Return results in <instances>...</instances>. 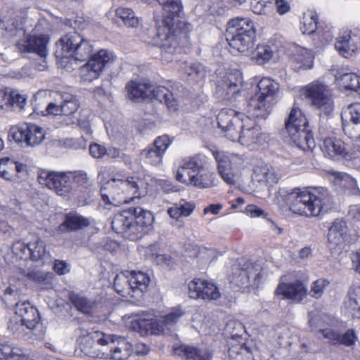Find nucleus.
Returning <instances> with one entry per match:
<instances>
[{"label":"nucleus","instance_id":"obj_1","mask_svg":"<svg viewBox=\"0 0 360 360\" xmlns=\"http://www.w3.org/2000/svg\"><path fill=\"white\" fill-rule=\"evenodd\" d=\"M75 333L79 336L81 351L89 357L124 360L131 354V345L120 337L98 331L89 333L82 327L77 328Z\"/></svg>","mask_w":360,"mask_h":360},{"label":"nucleus","instance_id":"obj_2","mask_svg":"<svg viewBox=\"0 0 360 360\" xmlns=\"http://www.w3.org/2000/svg\"><path fill=\"white\" fill-rule=\"evenodd\" d=\"M290 210L305 217H318L326 212L332 204L331 197L324 188H295L286 195Z\"/></svg>","mask_w":360,"mask_h":360},{"label":"nucleus","instance_id":"obj_3","mask_svg":"<svg viewBox=\"0 0 360 360\" xmlns=\"http://www.w3.org/2000/svg\"><path fill=\"white\" fill-rule=\"evenodd\" d=\"M162 7L161 25H158L157 35L162 41L160 47L166 53H173L179 44L177 37L182 34L186 25L179 19L183 6L181 0H155Z\"/></svg>","mask_w":360,"mask_h":360},{"label":"nucleus","instance_id":"obj_4","mask_svg":"<svg viewBox=\"0 0 360 360\" xmlns=\"http://www.w3.org/2000/svg\"><path fill=\"white\" fill-rule=\"evenodd\" d=\"M232 109H223L217 115L219 127L227 139L250 146L259 141L260 129L248 117L242 118Z\"/></svg>","mask_w":360,"mask_h":360},{"label":"nucleus","instance_id":"obj_5","mask_svg":"<svg viewBox=\"0 0 360 360\" xmlns=\"http://www.w3.org/2000/svg\"><path fill=\"white\" fill-rule=\"evenodd\" d=\"M139 190L138 182L134 177L128 176L125 179L112 178L102 186L101 195L105 203L119 206L139 198Z\"/></svg>","mask_w":360,"mask_h":360},{"label":"nucleus","instance_id":"obj_6","mask_svg":"<svg viewBox=\"0 0 360 360\" xmlns=\"http://www.w3.org/2000/svg\"><path fill=\"white\" fill-rule=\"evenodd\" d=\"M258 91L248 101V112L256 117L265 119L275 103L279 84L270 78H262L257 84Z\"/></svg>","mask_w":360,"mask_h":360},{"label":"nucleus","instance_id":"obj_7","mask_svg":"<svg viewBox=\"0 0 360 360\" xmlns=\"http://www.w3.org/2000/svg\"><path fill=\"white\" fill-rule=\"evenodd\" d=\"M255 29L253 22L246 18H233L228 22L226 39L229 46L240 53L253 47Z\"/></svg>","mask_w":360,"mask_h":360},{"label":"nucleus","instance_id":"obj_8","mask_svg":"<svg viewBox=\"0 0 360 360\" xmlns=\"http://www.w3.org/2000/svg\"><path fill=\"white\" fill-rule=\"evenodd\" d=\"M285 129L293 143L303 150H311L315 141L309 123L301 110L292 108L285 122Z\"/></svg>","mask_w":360,"mask_h":360},{"label":"nucleus","instance_id":"obj_9","mask_svg":"<svg viewBox=\"0 0 360 360\" xmlns=\"http://www.w3.org/2000/svg\"><path fill=\"white\" fill-rule=\"evenodd\" d=\"M208 175L205 158L196 155L182 160L176 172V180L187 185L202 188L209 186Z\"/></svg>","mask_w":360,"mask_h":360},{"label":"nucleus","instance_id":"obj_10","mask_svg":"<svg viewBox=\"0 0 360 360\" xmlns=\"http://www.w3.org/2000/svg\"><path fill=\"white\" fill-rule=\"evenodd\" d=\"M15 314V318L9 322L8 328L18 336L33 330L39 323L38 310L29 302L16 303Z\"/></svg>","mask_w":360,"mask_h":360},{"label":"nucleus","instance_id":"obj_11","mask_svg":"<svg viewBox=\"0 0 360 360\" xmlns=\"http://www.w3.org/2000/svg\"><path fill=\"white\" fill-rule=\"evenodd\" d=\"M239 263L233 268V272L229 276L230 283L234 288H246L251 283L250 277L252 278V284L258 285L261 281L262 268L257 264L245 262L240 267Z\"/></svg>","mask_w":360,"mask_h":360},{"label":"nucleus","instance_id":"obj_12","mask_svg":"<svg viewBox=\"0 0 360 360\" xmlns=\"http://www.w3.org/2000/svg\"><path fill=\"white\" fill-rule=\"evenodd\" d=\"M115 56L113 53L101 49L93 55L86 65L80 69L81 77L84 81L91 82L98 78L104 68L113 63Z\"/></svg>","mask_w":360,"mask_h":360},{"label":"nucleus","instance_id":"obj_13","mask_svg":"<svg viewBox=\"0 0 360 360\" xmlns=\"http://www.w3.org/2000/svg\"><path fill=\"white\" fill-rule=\"evenodd\" d=\"M304 94L309 98L311 104L318 108L321 113L330 115L333 111V101L328 94L327 86L320 82H314L307 85Z\"/></svg>","mask_w":360,"mask_h":360},{"label":"nucleus","instance_id":"obj_14","mask_svg":"<svg viewBox=\"0 0 360 360\" xmlns=\"http://www.w3.org/2000/svg\"><path fill=\"white\" fill-rule=\"evenodd\" d=\"M38 180L40 184L54 191L58 195H65L71 190L70 179L63 172L41 171Z\"/></svg>","mask_w":360,"mask_h":360},{"label":"nucleus","instance_id":"obj_15","mask_svg":"<svg viewBox=\"0 0 360 360\" xmlns=\"http://www.w3.org/2000/svg\"><path fill=\"white\" fill-rule=\"evenodd\" d=\"M188 295L192 299L216 300L221 297V293L213 283L194 279L188 284Z\"/></svg>","mask_w":360,"mask_h":360},{"label":"nucleus","instance_id":"obj_16","mask_svg":"<svg viewBox=\"0 0 360 360\" xmlns=\"http://www.w3.org/2000/svg\"><path fill=\"white\" fill-rule=\"evenodd\" d=\"M307 287L303 282L295 281L280 283L275 290V295H281L283 298L300 303L307 297Z\"/></svg>","mask_w":360,"mask_h":360},{"label":"nucleus","instance_id":"obj_17","mask_svg":"<svg viewBox=\"0 0 360 360\" xmlns=\"http://www.w3.org/2000/svg\"><path fill=\"white\" fill-rule=\"evenodd\" d=\"M170 144L168 136H158L152 145L141 150V155L148 163L158 165L162 162V157Z\"/></svg>","mask_w":360,"mask_h":360},{"label":"nucleus","instance_id":"obj_18","mask_svg":"<svg viewBox=\"0 0 360 360\" xmlns=\"http://www.w3.org/2000/svg\"><path fill=\"white\" fill-rule=\"evenodd\" d=\"M49 41V38L46 34L33 35L29 37L26 41L18 43L17 47L20 52L37 54L45 63Z\"/></svg>","mask_w":360,"mask_h":360},{"label":"nucleus","instance_id":"obj_19","mask_svg":"<svg viewBox=\"0 0 360 360\" xmlns=\"http://www.w3.org/2000/svg\"><path fill=\"white\" fill-rule=\"evenodd\" d=\"M13 139L30 146H34L43 141L44 133L42 128L34 124H24L13 133Z\"/></svg>","mask_w":360,"mask_h":360},{"label":"nucleus","instance_id":"obj_20","mask_svg":"<svg viewBox=\"0 0 360 360\" xmlns=\"http://www.w3.org/2000/svg\"><path fill=\"white\" fill-rule=\"evenodd\" d=\"M130 328L141 335H159L162 332V325L149 314L136 316L131 321Z\"/></svg>","mask_w":360,"mask_h":360},{"label":"nucleus","instance_id":"obj_21","mask_svg":"<svg viewBox=\"0 0 360 360\" xmlns=\"http://www.w3.org/2000/svg\"><path fill=\"white\" fill-rule=\"evenodd\" d=\"M242 82V75L239 71L228 73L219 82L217 92L224 98L230 99L239 91Z\"/></svg>","mask_w":360,"mask_h":360},{"label":"nucleus","instance_id":"obj_22","mask_svg":"<svg viewBox=\"0 0 360 360\" xmlns=\"http://www.w3.org/2000/svg\"><path fill=\"white\" fill-rule=\"evenodd\" d=\"M130 208L124 210L114 215L111 221L112 229L117 233L124 234L131 240H136V235L133 233V217Z\"/></svg>","mask_w":360,"mask_h":360},{"label":"nucleus","instance_id":"obj_23","mask_svg":"<svg viewBox=\"0 0 360 360\" xmlns=\"http://www.w3.org/2000/svg\"><path fill=\"white\" fill-rule=\"evenodd\" d=\"M82 41V35L77 32H69L62 36L56 42V56L57 58H72L76 46Z\"/></svg>","mask_w":360,"mask_h":360},{"label":"nucleus","instance_id":"obj_24","mask_svg":"<svg viewBox=\"0 0 360 360\" xmlns=\"http://www.w3.org/2000/svg\"><path fill=\"white\" fill-rule=\"evenodd\" d=\"M212 155L217 163L218 172L223 180L228 184H236V175L231 167L233 155H229L224 151L213 150Z\"/></svg>","mask_w":360,"mask_h":360},{"label":"nucleus","instance_id":"obj_25","mask_svg":"<svg viewBox=\"0 0 360 360\" xmlns=\"http://www.w3.org/2000/svg\"><path fill=\"white\" fill-rule=\"evenodd\" d=\"M130 210L133 217V233L136 235V239H138L146 233V228L153 224V216L150 212L139 207H130Z\"/></svg>","mask_w":360,"mask_h":360},{"label":"nucleus","instance_id":"obj_26","mask_svg":"<svg viewBox=\"0 0 360 360\" xmlns=\"http://www.w3.org/2000/svg\"><path fill=\"white\" fill-rule=\"evenodd\" d=\"M323 337L328 340L329 343L333 345H342L347 347L354 345L357 340V337L353 329L347 330L344 334L340 331L331 328L319 330Z\"/></svg>","mask_w":360,"mask_h":360},{"label":"nucleus","instance_id":"obj_27","mask_svg":"<svg viewBox=\"0 0 360 360\" xmlns=\"http://www.w3.org/2000/svg\"><path fill=\"white\" fill-rule=\"evenodd\" d=\"M348 228L342 219H336L328 229V241L330 248L342 245L347 238Z\"/></svg>","mask_w":360,"mask_h":360},{"label":"nucleus","instance_id":"obj_28","mask_svg":"<svg viewBox=\"0 0 360 360\" xmlns=\"http://www.w3.org/2000/svg\"><path fill=\"white\" fill-rule=\"evenodd\" d=\"M335 76L340 86L360 94V75L353 72L348 68H342L336 72Z\"/></svg>","mask_w":360,"mask_h":360},{"label":"nucleus","instance_id":"obj_29","mask_svg":"<svg viewBox=\"0 0 360 360\" xmlns=\"http://www.w3.org/2000/svg\"><path fill=\"white\" fill-rule=\"evenodd\" d=\"M321 150L324 155L330 158L342 157L352 158L345 148V144L340 139L333 137L326 138L321 146Z\"/></svg>","mask_w":360,"mask_h":360},{"label":"nucleus","instance_id":"obj_30","mask_svg":"<svg viewBox=\"0 0 360 360\" xmlns=\"http://www.w3.org/2000/svg\"><path fill=\"white\" fill-rule=\"evenodd\" d=\"M89 225V219L77 213L70 212L65 217L64 221L56 229L58 233L77 231Z\"/></svg>","mask_w":360,"mask_h":360},{"label":"nucleus","instance_id":"obj_31","mask_svg":"<svg viewBox=\"0 0 360 360\" xmlns=\"http://www.w3.org/2000/svg\"><path fill=\"white\" fill-rule=\"evenodd\" d=\"M125 89L128 98L137 102L150 97L151 84L148 82L131 80L126 85Z\"/></svg>","mask_w":360,"mask_h":360},{"label":"nucleus","instance_id":"obj_32","mask_svg":"<svg viewBox=\"0 0 360 360\" xmlns=\"http://www.w3.org/2000/svg\"><path fill=\"white\" fill-rule=\"evenodd\" d=\"M254 174L256 181L264 183L268 186L277 184L280 178L274 168L268 165L256 167Z\"/></svg>","mask_w":360,"mask_h":360},{"label":"nucleus","instance_id":"obj_33","mask_svg":"<svg viewBox=\"0 0 360 360\" xmlns=\"http://www.w3.org/2000/svg\"><path fill=\"white\" fill-rule=\"evenodd\" d=\"M151 96L160 103H165L170 111H176L178 109V103L174 98L173 94L165 86H160L153 88L151 85L150 96Z\"/></svg>","mask_w":360,"mask_h":360},{"label":"nucleus","instance_id":"obj_34","mask_svg":"<svg viewBox=\"0 0 360 360\" xmlns=\"http://www.w3.org/2000/svg\"><path fill=\"white\" fill-rule=\"evenodd\" d=\"M114 288L116 292L123 297H126L127 295L131 297L136 296L133 294L130 274L128 271L117 274L114 278Z\"/></svg>","mask_w":360,"mask_h":360},{"label":"nucleus","instance_id":"obj_35","mask_svg":"<svg viewBox=\"0 0 360 360\" xmlns=\"http://www.w3.org/2000/svg\"><path fill=\"white\" fill-rule=\"evenodd\" d=\"M334 181L337 185L347 189L353 195H360V190L357 186L356 180L349 174L335 172H333Z\"/></svg>","mask_w":360,"mask_h":360},{"label":"nucleus","instance_id":"obj_36","mask_svg":"<svg viewBox=\"0 0 360 360\" xmlns=\"http://www.w3.org/2000/svg\"><path fill=\"white\" fill-rule=\"evenodd\" d=\"M70 300L73 306L83 314H91L96 307L94 300L81 294L72 293Z\"/></svg>","mask_w":360,"mask_h":360},{"label":"nucleus","instance_id":"obj_37","mask_svg":"<svg viewBox=\"0 0 360 360\" xmlns=\"http://www.w3.org/2000/svg\"><path fill=\"white\" fill-rule=\"evenodd\" d=\"M129 274L133 294L137 293L139 295L143 292L150 283L149 276L142 271H129Z\"/></svg>","mask_w":360,"mask_h":360},{"label":"nucleus","instance_id":"obj_38","mask_svg":"<svg viewBox=\"0 0 360 360\" xmlns=\"http://www.w3.org/2000/svg\"><path fill=\"white\" fill-rule=\"evenodd\" d=\"M335 46L339 53L345 58L351 56L357 49V46L352 42L349 34L340 37Z\"/></svg>","mask_w":360,"mask_h":360},{"label":"nucleus","instance_id":"obj_39","mask_svg":"<svg viewBox=\"0 0 360 360\" xmlns=\"http://www.w3.org/2000/svg\"><path fill=\"white\" fill-rule=\"evenodd\" d=\"M93 46L90 41L82 36L81 43H78L72 58L77 60L84 61L92 56Z\"/></svg>","mask_w":360,"mask_h":360},{"label":"nucleus","instance_id":"obj_40","mask_svg":"<svg viewBox=\"0 0 360 360\" xmlns=\"http://www.w3.org/2000/svg\"><path fill=\"white\" fill-rule=\"evenodd\" d=\"M194 210V205L188 202L181 201L168 209L169 215L174 219L189 216Z\"/></svg>","mask_w":360,"mask_h":360},{"label":"nucleus","instance_id":"obj_41","mask_svg":"<svg viewBox=\"0 0 360 360\" xmlns=\"http://www.w3.org/2000/svg\"><path fill=\"white\" fill-rule=\"evenodd\" d=\"M313 56L306 49L298 48L295 53H293V60L298 64H300L299 68L304 70L310 69L313 65Z\"/></svg>","mask_w":360,"mask_h":360},{"label":"nucleus","instance_id":"obj_42","mask_svg":"<svg viewBox=\"0 0 360 360\" xmlns=\"http://www.w3.org/2000/svg\"><path fill=\"white\" fill-rule=\"evenodd\" d=\"M116 16L120 18L124 24L129 27H136L139 25V19L134 12L129 8L120 7L116 9Z\"/></svg>","mask_w":360,"mask_h":360},{"label":"nucleus","instance_id":"obj_43","mask_svg":"<svg viewBox=\"0 0 360 360\" xmlns=\"http://www.w3.org/2000/svg\"><path fill=\"white\" fill-rule=\"evenodd\" d=\"M346 307L349 313L353 311L354 314H359L360 307V285H354L348 291V301L345 302Z\"/></svg>","mask_w":360,"mask_h":360},{"label":"nucleus","instance_id":"obj_44","mask_svg":"<svg viewBox=\"0 0 360 360\" xmlns=\"http://www.w3.org/2000/svg\"><path fill=\"white\" fill-rule=\"evenodd\" d=\"M188 360H210V354L190 346H183L179 349Z\"/></svg>","mask_w":360,"mask_h":360},{"label":"nucleus","instance_id":"obj_45","mask_svg":"<svg viewBox=\"0 0 360 360\" xmlns=\"http://www.w3.org/2000/svg\"><path fill=\"white\" fill-rule=\"evenodd\" d=\"M317 20L316 14L309 12L304 13L302 18L301 30L304 34H311L316 32L317 30Z\"/></svg>","mask_w":360,"mask_h":360},{"label":"nucleus","instance_id":"obj_46","mask_svg":"<svg viewBox=\"0 0 360 360\" xmlns=\"http://www.w3.org/2000/svg\"><path fill=\"white\" fill-rule=\"evenodd\" d=\"M46 248L44 241L38 239L28 243V255L33 261L41 259L46 255Z\"/></svg>","mask_w":360,"mask_h":360},{"label":"nucleus","instance_id":"obj_47","mask_svg":"<svg viewBox=\"0 0 360 360\" xmlns=\"http://www.w3.org/2000/svg\"><path fill=\"white\" fill-rule=\"evenodd\" d=\"M62 98V115L65 116L73 115L79 108V103L76 98L71 94H65Z\"/></svg>","mask_w":360,"mask_h":360},{"label":"nucleus","instance_id":"obj_48","mask_svg":"<svg viewBox=\"0 0 360 360\" xmlns=\"http://www.w3.org/2000/svg\"><path fill=\"white\" fill-rule=\"evenodd\" d=\"M274 52L271 47L266 45H259L256 48L252 58L259 65H262L271 60L273 57Z\"/></svg>","mask_w":360,"mask_h":360},{"label":"nucleus","instance_id":"obj_49","mask_svg":"<svg viewBox=\"0 0 360 360\" xmlns=\"http://www.w3.org/2000/svg\"><path fill=\"white\" fill-rule=\"evenodd\" d=\"M342 120L345 134L352 140L360 141V122H347L343 117Z\"/></svg>","mask_w":360,"mask_h":360},{"label":"nucleus","instance_id":"obj_50","mask_svg":"<svg viewBox=\"0 0 360 360\" xmlns=\"http://www.w3.org/2000/svg\"><path fill=\"white\" fill-rule=\"evenodd\" d=\"M184 311L179 309H173L167 315L162 316L158 322L162 325V331L165 328H169L176 323L178 320L184 315Z\"/></svg>","mask_w":360,"mask_h":360},{"label":"nucleus","instance_id":"obj_51","mask_svg":"<svg viewBox=\"0 0 360 360\" xmlns=\"http://www.w3.org/2000/svg\"><path fill=\"white\" fill-rule=\"evenodd\" d=\"M22 354L20 349L13 347L8 344L0 343V360L15 359Z\"/></svg>","mask_w":360,"mask_h":360},{"label":"nucleus","instance_id":"obj_52","mask_svg":"<svg viewBox=\"0 0 360 360\" xmlns=\"http://www.w3.org/2000/svg\"><path fill=\"white\" fill-rule=\"evenodd\" d=\"M329 284V282L323 278L318 279L314 281L311 286L310 294L312 297L318 299L319 298L325 289V288Z\"/></svg>","mask_w":360,"mask_h":360},{"label":"nucleus","instance_id":"obj_53","mask_svg":"<svg viewBox=\"0 0 360 360\" xmlns=\"http://www.w3.org/2000/svg\"><path fill=\"white\" fill-rule=\"evenodd\" d=\"M11 102L9 106L22 110L26 104V98L20 95L17 91H11Z\"/></svg>","mask_w":360,"mask_h":360},{"label":"nucleus","instance_id":"obj_54","mask_svg":"<svg viewBox=\"0 0 360 360\" xmlns=\"http://www.w3.org/2000/svg\"><path fill=\"white\" fill-rule=\"evenodd\" d=\"M269 2L267 0H250L251 8L255 14L266 15Z\"/></svg>","mask_w":360,"mask_h":360},{"label":"nucleus","instance_id":"obj_55","mask_svg":"<svg viewBox=\"0 0 360 360\" xmlns=\"http://www.w3.org/2000/svg\"><path fill=\"white\" fill-rule=\"evenodd\" d=\"M345 115H348V122H360V103H354L348 106Z\"/></svg>","mask_w":360,"mask_h":360},{"label":"nucleus","instance_id":"obj_56","mask_svg":"<svg viewBox=\"0 0 360 360\" xmlns=\"http://www.w3.org/2000/svg\"><path fill=\"white\" fill-rule=\"evenodd\" d=\"M188 76H193L195 79H200L205 77L204 67L198 63L191 64L186 70Z\"/></svg>","mask_w":360,"mask_h":360},{"label":"nucleus","instance_id":"obj_57","mask_svg":"<svg viewBox=\"0 0 360 360\" xmlns=\"http://www.w3.org/2000/svg\"><path fill=\"white\" fill-rule=\"evenodd\" d=\"M89 153L94 158H102L107 153V148L103 145L94 143L89 146Z\"/></svg>","mask_w":360,"mask_h":360},{"label":"nucleus","instance_id":"obj_58","mask_svg":"<svg viewBox=\"0 0 360 360\" xmlns=\"http://www.w3.org/2000/svg\"><path fill=\"white\" fill-rule=\"evenodd\" d=\"M13 253L20 258L28 255V244H25L21 241H16L12 246Z\"/></svg>","mask_w":360,"mask_h":360},{"label":"nucleus","instance_id":"obj_59","mask_svg":"<svg viewBox=\"0 0 360 360\" xmlns=\"http://www.w3.org/2000/svg\"><path fill=\"white\" fill-rule=\"evenodd\" d=\"M7 163L9 164V169H15V174L18 178L27 175V167L26 165L11 160L7 161Z\"/></svg>","mask_w":360,"mask_h":360},{"label":"nucleus","instance_id":"obj_60","mask_svg":"<svg viewBox=\"0 0 360 360\" xmlns=\"http://www.w3.org/2000/svg\"><path fill=\"white\" fill-rule=\"evenodd\" d=\"M21 283L19 280L15 278H11L9 281V286L5 290V295H19V289Z\"/></svg>","mask_w":360,"mask_h":360},{"label":"nucleus","instance_id":"obj_61","mask_svg":"<svg viewBox=\"0 0 360 360\" xmlns=\"http://www.w3.org/2000/svg\"><path fill=\"white\" fill-rule=\"evenodd\" d=\"M245 213L251 217H266L264 210L255 205H248L245 208Z\"/></svg>","mask_w":360,"mask_h":360},{"label":"nucleus","instance_id":"obj_62","mask_svg":"<svg viewBox=\"0 0 360 360\" xmlns=\"http://www.w3.org/2000/svg\"><path fill=\"white\" fill-rule=\"evenodd\" d=\"M316 34L323 43L331 41L333 38V32L331 29L328 27H326L325 29L319 28L316 31Z\"/></svg>","mask_w":360,"mask_h":360},{"label":"nucleus","instance_id":"obj_63","mask_svg":"<svg viewBox=\"0 0 360 360\" xmlns=\"http://www.w3.org/2000/svg\"><path fill=\"white\" fill-rule=\"evenodd\" d=\"M11 91L8 89H0V108L9 107L11 102Z\"/></svg>","mask_w":360,"mask_h":360},{"label":"nucleus","instance_id":"obj_64","mask_svg":"<svg viewBox=\"0 0 360 360\" xmlns=\"http://www.w3.org/2000/svg\"><path fill=\"white\" fill-rule=\"evenodd\" d=\"M276 8L278 13L283 15L290 11V4L285 0H276L275 2Z\"/></svg>","mask_w":360,"mask_h":360}]
</instances>
